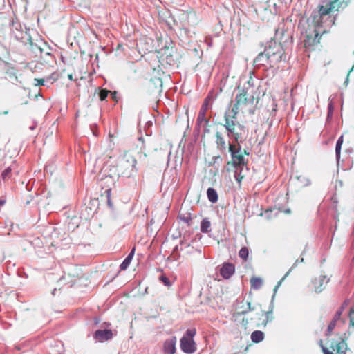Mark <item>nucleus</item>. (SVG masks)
<instances>
[{"label": "nucleus", "instance_id": "nucleus-5", "mask_svg": "<svg viewBox=\"0 0 354 354\" xmlns=\"http://www.w3.org/2000/svg\"><path fill=\"white\" fill-rule=\"evenodd\" d=\"M254 93L247 88L240 89L236 95L234 105L241 109H246L253 105L254 102Z\"/></svg>", "mask_w": 354, "mask_h": 354}, {"label": "nucleus", "instance_id": "nucleus-64", "mask_svg": "<svg viewBox=\"0 0 354 354\" xmlns=\"http://www.w3.org/2000/svg\"><path fill=\"white\" fill-rule=\"evenodd\" d=\"M138 140H140V141H143V138H142V137H140V138H138Z\"/></svg>", "mask_w": 354, "mask_h": 354}, {"label": "nucleus", "instance_id": "nucleus-20", "mask_svg": "<svg viewBox=\"0 0 354 354\" xmlns=\"http://www.w3.org/2000/svg\"><path fill=\"white\" fill-rule=\"evenodd\" d=\"M264 333L261 330H254L251 334V340L254 343H259L264 339Z\"/></svg>", "mask_w": 354, "mask_h": 354}, {"label": "nucleus", "instance_id": "nucleus-32", "mask_svg": "<svg viewBox=\"0 0 354 354\" xmlns=\"http://www.w3.org/2000/svg\"><path fill=\"white\" fill-rule=\"evenodd\" d=\"M209 98H210L209 96H207L205 99L199 111L206 113V112L208 109V106H209Z\"/></svg>", "mask_w": 354, "mask_h": 354}, {"label": "nucleus", "instance_id": "nucleus-3", "mask_svg": "<svg viewBox=\"0 0 354 354\" xmlns=\"http://www.w3.org/2000/svg\"><path fill=\"white\" fill-rule=\"evenodd\" d=\"M34 30H30L19 21H12L10 24L11 36L24 46L27 41H30L31 36L35 34Z\"/></svg>", "mask_w": 354, "mask_h": 354}, {"label": "nucleus", "instance_id": "nucleus-2", "mask_svg": "<svg viewBox=\"0 0 354 354\" xmlns=\"http://www.w3.org/2000/svg\"><path fill=\"white\" fill-rule=\"evenodd\" d=\"M284 54L283 49L280 43L270 41L266 46L263 52L260 53L254 59L253 64L255 68L267 70L273 68L279 63Z\"/></svg>", "mask_w": 354, "mask_h": 354}, {"label": "nucleus", "instance_id": "nucleus-45", "mask_svg": "<svg viewBox=\"0 0 354 354\" xmlns=\"http://www.w3.org/2000/svg\"><path fill=\"white\" fill-rule=\"evenodd\" d=\"M350 322L352 325H354V308H352L349 312Z\"/></svg>", "mask_w": 354, "mask_h": 354}, {"label": "nucleus", "instance_id": "nucleus-21", "mask_svg": "<svg viewBox=\"0 0 354 354\" xmlns=\"http://www.w3.org/2000/svg\"><path fill=\"white\" fill-rule=\"evenodd\" d=\"M178 218L183 221L185 223L187 224L188 226H190L192 225V217L191 215V213L187 212L185 214H183L181 212L178 214Z\"/></svg>", "mask_w": 354, "mask_h": 354}, {"label": "nucleus", "instance_id": "nucleus-55", "mask_svg": "<svg viewBox=\"0 0 354 354\" xmlns=\"http://www.w3.org/2000/svg\"><path fill=\"white\" fill-rule=\"evenodd\" d=\"M6 203V200L0 199V207L3 206Z\"/></svg>", "mask_w": 354, "mask_h": 354}, {"label": "nucleus", "instance_id": "nucleus-53", "mask_svg": "<svg viewBox=\"0 0 354 354\" xmlns=\"http://www.w3.org/2000/svg\"><path fill=\"white\" fill-rule=\"evenodd\" d=\"M179 250H183V247H179V245H176L173 250V252L174 253H176Z\"/></svg>", "mask_w": 354, "mask_h": 354}, {"label": "nucleus", "instance_id": "nucleus-57", "mask_svg": "<svg viewBox=\"0 0 354 354\" xmlns=\"http://www.w3.org/2000/svg\"><path fill=\"white\" fill-rule=\"evenodd\" d=\"M299 260H296L295 262L294 263L293 266H292V268L295 267L297 266V264L299 263Z\"/></svg>", "mask_w": 354, "mask_h": 354}, {"label": "nucleus", "instance_id": "nucleus-7", "mask_svg": "<svg viewBox=\"0 0 354 354\" xmlns=\"http://www.w3.org/2000/svg\"><path fill=\"white\" fill-rule=\"evenodd\" d=\"M228 151L230 153L232 165L234 167H243L247 165L248 160H245L243 154L240 153L241 151V146L240 143L235 144L229 142Z\"/></svg>", "mask_w": 354, "mask_h": 354}, {"label": "nucleus", "instance_id": "nucleus-36", "mask_svg": "<svg viewBox=\"0 0 354 354\" xmlns=\"http://www.w3.org/2000/svg\"><path fill=\"white\" fill-rule=\"evenodd\" d=\"M109 91L106 89H101L99 92V97L101 101L105 100L108 97Z\"/></svg>", "mask_w": 354, "mask_h": 354}, {"label": "nucleus", "instance_id": "nucleus-48", "mask_svg": "<svg viewBox=\"0 0 354 354\" xmlns=\"http://www.w3.org/2000/svg\"><path fill=\"white\" fill-rule=\"evenodd\" d=\"M205 42L209 47L212 46V38L211 37H207L205 39Z\"/></svg>", "mask_w": 354, "mask_h": 354}, {"label": "nucleus", "instance_id": "nucleus-46", "mask_svg": "<svg viewBox=\"0 0 354 354\" xmlns=\"http://www.w3.org/2000/svg\"><path fill=\"white\" fill-rule=\"evenodd\" d=\"M180 245L181 247H189L190 245L189 243L186 241L185 235L183 236V239L180 240Z\"/></svg>", "mask_w": 354, "mask_h": 354}, {"label": "nucleus", "instance_id": "nucleus-1", "mask_svg": "<svg viewBox=\"0 0 354 354\" xmlns=\"http://www.w3.org/2000/svg\"><path fill=\"white\" fill-rule=\"evenodd\" d=\"M352 0H332L323 1L310 13L306 20L308 24L306 32L308 39L313 37L316 40L319 35V29L323 26H330L334 24L335 17L332 18L330 13L333 11H339L346 8Z\"/></svg>", "mask_w": 354, "mask_h": 354}, {"label": "nucleus", "instance_id": "nucleus-22", "mask_svg": "<svg viewBox=\"0 0 354 354\" xmlns=\"http://www.w3.org/2000/svg\"><path fill=\"white\" fill-rule=\"evenodd\" d=\"M17 70L15 68L10 66V65L7 66L6 73L8 77L10 78V80H14L15 81H18L17 76Z\"/></svg>", "mask_w": 354, "mask_h": 354}, {"label": "nucleus", "instance_id": "nucleus-51", "mask_svg": "<svg viewBox=\"0 0 354 354\" xmlns=\"http://www.w3.org/2000/svg\"><path fill=\"white\" fill-rule=\"evenodd\" d=\"M324 354H334L333 352L330 351L327 348H326L325 346H322V348H321Z\"/></svg>", "mask_w": 354, "mask_h": 354}, {"label": "nucleus", "instance_id": "nucleus-49", "mask_svg": "<svg viewBox=\"0 0 354 354\" xmlns=\"http://www.w3.org/2000/svg\"><path fill=\"white\" fill-rule=\"evenodd\" d=\"M134 254H135V248H133L126 258L129 259V260H130L131 261L132 259L134 256Z\"/></svg>", "mask_w": 354, "mask_h": 354}, {"label": "nucleus", "instance_id": "nucleus-35", "mask_svg": "<svg viewBox=\"0 0 354 354\" xmlns=\"http://www.w3.org/2000/svg\"><path fill=\"white\" fill-rule=\"evenodd\" d=\"M159 280L162 281L167 287H170L171 286L170 280L165 274L160 275L159 277Z\"/></svg>", "mask_w": 354, "mask_h": 354}, {"label": "nucleus", "instance_id": "nucleus-16", "mask_svg": "<svg viewBox=\"0 0 354 354\" xmlns=\"http://www.w3.org/2000/svg\"><path fill=\"white\" fill-rule=\"evenodd\" d=\"M57 80V77H55V73H52L50 75L46 77V78H35V85L38 86H49L53 84L55 81Z\"/></svg>", "mask_w": 354, "mask_h": 354}, {"label": "nucleus", "instance_id": "nucleus-33", "mask_svg": "<svg viewBox=\"0 0 354 354\" xmlns=\"http://www.w3.org/2000/svg\"><path fill=\"white\" fill-rule=\"evenodd\" d=\"M11 171L10 167H8L2 171L1 178L3 180H6L10 178Z\"/></svg>", "mask_w": 354, "mask_h": 354}, {"label": "nucleus", "instance_id": "nucleus-61", "mask_svg": "<svg viewBox=\"0 0 354 354\" xmlns=\"http://www.w3.org/2000/svg\"><path fill=\"white\" fill-rule=\"evenodd\" d=\"M68 79H69V80H73V75H72V74L68 75Z\"/></svg>", "mask_w": 354, "mask_h": 354}, {"label": "nucleus", "instance_id": "nucleus-28", "mask_svg": "<svg viewBox=\"0 0 354 354\" xmlns=\"http://www.w3.org/2000/svg\"><path fill=\"white\" fill-rule=\"evenodd\" d=\"M298 182L302 187H306L310 185L311 182L308 178L305 176L300 175L297 177Z\"/></svg>", "mask_w": 354, "mask_h": 354}, {"label": "nucleus", "instance_id": "nucleus-10", "mask_svg": "<svg viewBox=\"0 0 354 354\" xmlns=\"http://www.w3.org/2000/svg\"><path fill=\"white\" fill-rule=\"evenodd\" d=\"M180 342V348L184 353L191 354L196 351V347L194 339L183 336Z\"/></svg>", "mask_w": 354, "mask_h": 354}, {"label": "nucleus", "instance_id": "nucleus-27", "mask_svg": "<svg viewBox=\"0 0 354 354\" xmlns=\"http://www.w3.org/2000/svg\"><path fill=\"white\" fill-rule=\"evenodd\" d=\"M222 160L223 159L221 156H214L212 157V162L209 163V165L213 166L216 170H218Z\"/></svg>", "mask_w": 354, "mask_h": 354}, {"label": "nucleus", "instance_id": "nucleus-9", "mask_svg": "<svg viewBox=\"0 0 354 354\" xmlns=\"http://www.w3.org/2000/svg\"><path fill=\"white\" fill-rule=\"evenodd\" d=\"M137 161L136 160L132 157H127V159L121 163L120 166V170L123 168H125V170L121 171V175L124 177H130L134 173H136L138 169L136 168Z\"/></svg>", "mask_w": 354, "mask_h": 354}, {"label": "nucleus", "instance_id": "nucleus-63", "mask_svg": "<svg viewBox=\"0 0 354 354\" xmlns=\"http://www.w3.org/2000/svg\"><path fill=\"white\" fill-rule=\"evenodd\" d=\"M8 113V111H5L3 112V114H4V115H7Z\"/></svg>", "mask_w": 354, "mask_h": 354}, {"label": "nucleus", "instance_id": "nucleus-11", "mask_svg": "<svg viewBox=\"0 0 354 354\" xmlns=\"http://www.w3.org/2000/svg\"><path fill=\"white\" fill-rule=\"evenodd\" d=\"M329 281L330 279L326 275H319L318 277H315L312 281L315 291L317 293L323 291Z\"/></svg>", "mask_w": 354, "mask_h": 354}, {"label": "nucleus", "instance_id": "nucleus-4", "mask_svg": "<svg viewBox=\"0 0 354 354\" xmlns=\"http://www.w3.org/2000/svg\"><path fill=\"white\" fill-rule=\"evenodd\" d=\"M224 127L227 131L228 138L233 140L232 143H241L245 139V127L240 122L233 123L230 122L228 125H224Z\"/></svg>", "mask_w": 354, "mask_h": 354}, {"label": "nucleus", "instance_id": "nucleus-56", "mask_svg": "<svg viewBox=\"0 0 354 354\" xmlns=\"http://www.w3.org/2000/svg\"><path fill=\"white\" fill-rule=\"evenodd\" d=\"M281 3H284L287 4L288 3H290L292 0H280Z\"/></svg>", "mask_w": 354, "mask_h": 354}, {"label": "nucleus", "instance_id": "nucleus-38", "mask_svg": "<svg viewBox=\"0 0 354 354\" xmlns=\"http://www.w3.org/2000/svg\"><path fill=\"white\" fill-rule=\"evenodd\" d=\"M247 306H248V308L246 309L242 310L238 312L237 313L239 314V315H245L249 311L254 310V308L251 307V303L250 302H247Z\"/></svg>", "mask_w": 354, "mask_h": 354}, {"label": "nucleus", "instance_id": "nucleus-12", "mask_svg": "<svg viewBox=\"0 0 354 354\" xmlns=\"http://www.w3.org/2000/svg\"><path fill=\"white\" fill-rule=\"evenodd\" d=\"M93 337L96 342H104L113 337V333L110 329L97 330Z\"/></svg>", "mask_w": 354, "mask_h": 354}, {"label": "nucleus", "instance_id": "nucleus-41", "mask_svg": "<svg viewBox=\"0 0 354 354\" xmlns=\"http://www.w3.org/2000/svg\"><path fill=\"white\" fill-rule=\"evenodd\" d=\"M339 319H336L335 317H333V319H332V321L330 322V324L328 326V328H329V330H333L335 328V327L336 326V323Z\"/></svg>", "mask_w": 354, "mask_h": 354}, {"label": "nucleus", "instance_id": "nucleus-23", "mask_svg": "<svg viewBox=\"0 0 354 354\" xmlns=\"http://www.w3.org/2000/svg\"><path fill=\"white\" fill-rule=\"evenodd\" d=\"M344 142V136L342 135L339 137V138L337 140L336 146H335V156L337 161L338 162L340 158V154H341V149H342V145Z\"/></svg>", "mask_w": 354, "mask_h": 354}, {"label": "nucleus", "instance_id": "nucleus-34", "mask_svg": "<svg viewBox=\"0 0 354 354\" xmlns=\"http://www.w3.org/2000/svg\"><path fill=\"white\" fill-rule=\"evenodd\" d=\"M196 333V331L195 328L187 329L184 336L187 338H191L193 339V337L195 336Z\"/></svg>", "mask_w": 354, "mask_h": 354}, {"label": "nucleus", "instance_id": "nucleus-31", "mask_svg": "<svg viewBox=\"0 0 354 354\" xmlns=\"http://www.w3.org/2000/svg\"><path fill=\"white\" fill-rule=\"evenodd\" d=\"M348 301H344V302L342 304V306L337 310V312L335 313L334 317H336V319H339L344 310V308L345 306H347L348 304Z\"/></svg>", "mask_w": 354, "mask_h": 354}, {"label": "nucleus", "instance_id": "nucleus-13", "mask_svg": "<svg viewBox=\"0 0 354 354\" xmlns=\"http://www.w3.org/2000/svg\"><path fill=\"white\" fill-rule=\"evenodd\" d=\"M239 109H240L233 105L231 109L225 111L224 115V125H228L230 122H232L233 123H239V122L237 120V115Z\"/></svg>", "mask_w": 354, "mask_h": 354}, {"label": "nucleus", "instance_id": "nucleus-43", "mask_svg": "<svg viewBox=\"0 0 354 354\" xmlns=\"http://www.w3.org/2000/svg\"><path fill=\"white\" fill-rule=\"evenodd\" d=\"M290 270L285 274V276L281 279V281H279L277 283V285L275 286L274 289V292H276L278 288L280 286V285L281 284V282L282 281L287 277V275L289 274ZM274 295H275V293H274L273 296H272V300L274 299Z\"/></svg>", "mask_w": 354, "mask_h": 354}, {"label": "nucleus", "instance_id": "nucleus-42", "mask_svg": "<svg viewBox=\"0 0 354 354\" xmlns=\"http://www.w3.org/2000/svg\"><path fill=\"white\" fill-rule=\"evenodd\" d=\"M290 270L285 274V276L281 279V281H279L277 283V285L275 286L274 289V292H276L278 288L280 286V285L281 284V282L282 281L287 277V275L289 274ZM274 295H275V293H274L273 296H272V300L274 299Z\"/></svg>", "mask_w": 354, "mask_h": 354}, {"label": "nucleus", "instance_id": "nucleus-8", "mask_svg": "<svg viewBox=\"0 0 354 354\" xmlns=\"http://www.w3.org/2000/svg\"><path fill=\"white\" fill-rule=\"evenodd\" d=\"M349 333H344L337 339H333L330 341V348L337 354H346L348 349L346 340L348 339Z\"/></svg>", "mask_w": 354, "mask_h": 354}, {"label": "nucleus", "instance_id": "nucleus-17", "mask_svg": "<svg viewBox=\"0 0 354 354\" xmlns=\"http://www.w3.org/2000/svg\"><path fill=\"white\" fill-rule=\"evenodd\" d=\"M215 136H216L215 142L216 145L217 149L219 151H221V153H225L226 151L227 145H226V142H225V140L223 136L219 131H217L216 133Z\"/></svg>", "mask_w": 354, "mask_h": 354}, {"label": "nucleus", "instance_id": "nucleus-39", "mask_svg": "<svg viewBox=\"0 0 354 354\" xmlns=\"http://www.w3.org/2000/svg\"><path fill=\"white\" fill-rule=\"evenodd\" d=\"M111 189H107L105 191V194H106V198H107V204H108L109 207L112 208L113 207V203H111Z\"/></svg>", "mask_w": 354, "mask_h": 354}, {"label": "nucleus", "instance_id": "nucleus-60", "mask_svg": "<svg viewBox=\"0 0 354 354\" xmlns=\"http://www.w3.org/2000/svg\"><path fill=\"white\" fill-rule=\"evenodd\" d=\"M319 346H320V347H321V348H322V346H324L323 345L322 340H319Z\"/></svg>", "mask_w": 354, "mask_h": 354}, {"label": "nucleus", "instance_id": "nucleus-44", "mask_svg": "<svg viewBox=\"0 0 354 354\" xmlns=\"http://www.w3.org/2000/svg\"><path fill=\"white\" fill-rule=\"evenodd\" d=\"M234 178H235V180L239 183H241L242 179H243V176L241 175V171L239 173H238L237 171H235V174H234Z\"/></svg>", "mask_w": 354, "mask_h": 354}, {"label": "nucleus", "instance_id": "nucleus-59", "mask_svg": "<svg viewBox=\"0 0 354 354\" xmlns=\"http://www.w3.org/2000/svg\"><path fill=\"white\" fill-rule=\"evenodd\" d=\"M45 55H48V56H50V57H52V56H53V55H52L50 52H46V53H45Z\"/></svg>", "mask_w": 354, "mask_h": 354}, {"label": "nucleus", "instance_id": "nucleus-62", "mask_svg": "<svg viewBox=\"0 0 354 354\" xmlns=\"http://www.w3.org/2000/svg\"><path fill=\"white\" fill-rule=\"evenodd\" d=\"M245 154H247V155H249V152L247 151V150H244V152H243Z\"/></svg>", "mask_w": 354, "mask_h": 354}, {"label": "nucleus", "instance_id": "nucleus-19", "mask_svg": "<svg viewBox=\"0 0 354 354\" xmlns=\"http://www.w3.org/2000/svg\"><path fill=\"white\" fill-rule=\"evenodd\" d=\"M207 196L208 200L212 203H215L218 201V194L214 188L209 187L207 190Z\"/></svg>", "mask_w": 354, "mask_h": 354}, {"label": "nucleus", "instance_id": "nucleus-24", "mask_svg": "<svg viewBox=\"0 0 354 354\" xmlns=\"http://www.w3.org/2000/svg\"><path fill=\"white\" fill-rule=\"evenodd\" d=\"M272 311H273V304H272V301L271 302L270 304V308H269V310L268 311H262L261 314H259V315H264L266 317V320L263 322V324L266 326L267 323L269 322V321H271L272 319Z\"/></svg>", "mask_w": 354, "mask_h": 354}, {"label": "nucleus", "instance_id": "nucleus-6", "mask_svg": "<svg viewBox=\"0 0 354 354\" xmlns=\"http://www.w3.org/2000/svg\"><path fill=\"white\" fill-rule=\"evenodd\" d=\"M41 45L46 46V43L42 39H37L35 41V39L32 35L30 40L27 41V42H26L24 45V53L26 56L31 57L41 56L42 53L44 52V49Z\"/></svg>", "mask_w": 354, "mask_h": 354}, {"label": "nucleus", "instance_id": "nucleus-58", "mask_svg": "<svg viewBox=\"0 0 354 354\" xmlns=\"http://www.w3.org/2000/svg\"><path fill=\"white\" fill-rule=\"evenodd\" d=\"M35 128H36V125H35H35H32V126H30V127H29V129H30V130H34Z\"/></svg>", "mask_w": 354, "mask_h": 354}, {"label": "nucleus", "instance_id": "nucleus-14", "mask_svg": "<svg viewBox=\"0 0 354 354\" xmlns=\"http://www.w3.org/2000/svg\"><path fill=\"white\" fill-rule=\"evenodd\" d=\"M235 272V266L232 263L225 262L220 269V274L225 279H229Z\"/></svg>", "mask_w": 354, "mask_h": 354}, {"label": "nucleus", "instance_id": "nucleus-30", "mask_svg": "<svg viewBox=\"0 0 354 354\" xmlns=\"http://www.w3.org/2000/svg\"><path fill=\"white\" fill-rule=\"evenodd\" d=\"M248 89L251 91H254V86L253 84V80L250 78L248 81L243 84V86L240 89Z\"/></svg>", "mask_w": 354, "mask_h": 354}, {"label": "nucleus", "instance_id": "nucleus-52", "mask_svg": "<svg viewBox=\"0 0 354 354\" xmlns=\"http://www.w3.org/2000/svg\"><path fill=\"white\" fill-rule=\"evenodd\" d=\"M332 331H333V330H329V328H328L325 332V335L326 337H330L332 334Z\"/></svg>", "mask_w": 354, "mask_h": 354}, {"label": "nucleus", "instance_id": "nucleus-15", "mask_svg": "<svg viewBox=\"0 0 354 354\" xmlns=\"http://www.w3.org/2000/svg\"><path fill=\"white\" fill-rule=\"evenodd\" d=\"M176 337H171L169 339H166L163 345L164 352L167 354H174L176 352Z\"/></svg>", "mask_w": 354, "mask_h": 354}, {"label": "nucleus", "instance_id": "nucleus-37", "mask_svg": "<svg viewBox=\"0 0 354 354\" xmlns=\"http://www.w3.org/2000/svg\"><path fill=\"white\" fill-rule=\"evenodd\" d=\"M131 262V261L130 260H129V259L125 258L123 260V261L122 262V263L120 265V270H126L129 267V266L130 265Z\"/></svg>", "mask_w": 354, "mask_h": 354}, {"label": "nucleus", "instance_id": "nucleus-18", "mask_svg": "<svg viewBox=\"0 0 354 354\" xmlns=\"http://www.w3.org/2000/svg\"><path fill=\"white\" fill-rule=\"evenodd\" d=\"M205 115H206L205 113L199 111L197 119H196V128H200L201 125L203 122H205V124H209V122H210L209 119L207 118Z\"/></svg>", "mask_w": 354, "mask_h": 354}, {"label": "nucleus", "instance_id": "nucleus-29", "mask_svg": "<svg viewBox=\"0 0 354 354\" xmlns=\"http://www.w3.org/2000/svg\"><path fill=\"white\" fill-rule=\"evenodd\" d=\"M239 257L243 260H246L249 255L248 248L247 247H243L241 248L239 252Z\"/></svg>", "mask_w": 354, "mask_h": 354}, {"label": "nucleus", "instance_id": "nucleus-26", "mask_svg": "<svg viewBox=\"0 0 354 354\" xmlns=\"http://www.w3.org/2000/svg\"><path fill=\"white\" fill-rule=\"evenodd\" d=\"M211 223L207 218H205L202 220L201 223V231L203 233H207L211 231L210 229Z\"/></svg>", "mask_w": 354, "mask_h": 354}, {"label": "nucleus", "instance_id": "nucleus-25", "mask_svg": "<svg viewBox=\"0 0 354 354\" xmlns=\"http://www.w3.org/2000/svg\"><path fill=\"white\" fill-rule=\"evenodd\" d=\"M251 288L254 290H259L263 286V280L260 277H254L250 279Z\"/></svg>", "mask_w": 354, "mask_h": 354}, {"label": "nucleus", "instance_id": "nucleus-50", "mask_svg": "<svg viewBox=\"0 0 354 354\" xmlns=\"http://www.w3.org/2000/svg\"><path fill=\"white\" fill-rule=\"evenodd\" d=\"M134 254H135V248H133L126 258L129 259V260H130L131 261L132 259L134 256Z\"/></svg>", "mask_w": 354, "mask_h": 354}, {"label": "nucleus", "instance_id": "nucleus-47", "mask_svg": "<svg viewBox=\"0 0 354 354\" xmlns=\"http://www.w3.org/2000/svg\"><path fill=\"white\" fill-rule=\"evenodd\" d=\"M203 127V132L204 133H209L210 130L209 129V124H205V122H203L201 125V127Z\"/></svg>", "mask_w": 354, "mask_h": 354}, {"label": "nucleus", "instance_id": "nucleus-40", "mask_svg": "<svg viewBox=\"0 0 354 354\" xmlns=\"http://www.w3.org/2000/svg\"><path fill=\"white\" fill-rule=\"evenodd\" d=\"M333 104L332 102H330L328 105V114L327 118H330L333 116Z\"/></svg>", "mask_w": 354, "mask_h": 354}, {"label": "nucleus", "instance_id": "nucleus-54", "mask_svg": "<svg viewBox=\"0 0 354 354\" xmlns=\"http://www.w3.org/2000/svg\"><path fill=\"white\" fill-rule=\"evenodd\" d=\"M272 212L271 210H266V212H265V214H266V216L267 217V218H270L271 216L270 215V214Z\"/></svg>", "mask_w": 354, "mask_h": 354}]
</instances>
